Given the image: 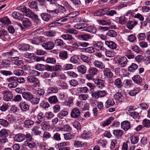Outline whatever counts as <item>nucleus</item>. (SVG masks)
Segmentation results:
<instances>
[{"mask_svg": "<svg viewBox=\"0 0 150 150\" xmlns=\"http://www.w3.org/2000/svg\"><path fill=\"white\" fill-rule=\"evenodd\" d=\"M26 139V140L24 141L23 145L24 146H27L29 148H32L35 146L36 144L35 142L32 141L33 139L32 136L29 133L25 134L24 140Z\"/></svg>", "mask_w": 150, "mask_h": 150, "instance_id": "obj_1", "label": "nucleus"}, {"mask_svg": "<svg viewBox=\"0 0 150 150\" xmlns=\"http://www.w3.org/2000/svg\"><path fill=\"white\" fill-rule=\"evenodd\" d=\"M7 81L9 83L8 86L9 88H15L17 85V78L15 76H11L7 79Z\"/></svg>", "mask_w": 150, "mask_h": 150, "instance_id": "obj_2", "label": "nucleus"}, {"mask_svg": "<svg viewBox=\"0 0 150 150\" xmlns=\"http://www.w3.org/2000/svg\"><path fill=\"white\" fill-rule=\"evenodd\" d=\"M117 62L121 67H125L128 60L126 57L125 56H119L117 57Z\"/></svg>", "mask_w": 150, "mask_h": 150, "instance_id": "obj_3", "label": "nucleus"}, {"mask_svg": "<svg viewBox=\"0 0 150 150\" xmlns=\"http://www.w3.org/2000/svg\"><path fill=\"white\" fill-rule=\"evenodd\" d=\"M2 93L4 95V99L5 101H10L13 98V94L12 93L9 91H3Z\"/></svg>", "mask_w": 150, "mask_h": 150, "instance_id": "obj_4", "label": "nucleus"}, {"mask_svg": "<svg viewBox=\"0 0 150 150\" xmlns=\"http://www.w3.org/2000/svg\"><path fill=\"white\" fill-rule=\"evenodd\" d=\"M103 43L101 42H96L93 44V47L97 50H102L105 51L106 50V49L103 47Z\"/></svg>", "mask_w": 150, "mask_h": 150, "instance_id": "obj_5", "label": "nucleus"}, {"mask_svg": "<svg viewBox=\"0 0 150 150\" xmlns=\"http://www.w3.org/2000/svg\"><path fill=\"white\" fill-rule=\"evenodd\" d=\"M25 134L21 133L16 134L14 137V140L17 142H22L24 141Z\"/></svg>", "mask_w": 150, "mask_h": 150, "instance_id": "obj_6", "label": "nucleus"}, {"mask_svg": "<svg viewBox=\"0 0 150 150\" xmlns=\"http://www.w3.org/2000/svg\"><path fill=\"white\" fill-rule=\"evenodd\" d=\"M54 46V43L51 41L43 43L42 45V47L46 50H50L52 49Z\"/></svg>", "mask_w": 150, "mask_h": 150, "instance_id": "obj_7", "label": "nucleus"}, {"mask_svg": "<svg viewBox=\"0 0 150 150\" xmlns=\"http://www.w3.org/2000/svg\"><path fill=\"white\" fill-rule=\"evenodd\" d=\"M80 114V112L79 110L77 108H74L72 110L70 115L71 117L76 118H78Z\"/></svg>", "mask_w": 150, "mask_h": 150, "instance_id": "obj_8", "label": "nucleus"}, {"mask_svg": "<svg viewBox=\"0 0 150 150\" xmlns=\"http://www.w3.org/2000/svg\"><path fill=\"white\" fill-rule=\"evenodd\" d=\"M23 24L24 27L21 25H20V27L22 30H23L24 29V28H27L28 27L30 26L31 25L30 21L28 18H25L23 19Z\"/></svg>", "mask_w": 150, "mask_h": 150, "instance_id": "obj_9", "label": "nucleus"}, {"mask_svg": "<svg viewBox=\"0 0 150 150\" xmlns=\"http://www.w3.org/2000/svg\"><path fill=\"white\" fill-rule=\"evenodd\" d=\"M92 133L91 130L87 131L84 130L81 135V137L83 139H87L91 137Z\"/></svg>", "mask_w": 150, "mask_h": 150, "instance_id": "obj_10", "label": "nucleus"}, {"mask_svg": "<svg viewBox=\"0 0 150 150\" xmlns=\"http://www.w3.org/2000/svg\"><path fill=\"white\" fill-rule=\"evenodd\" d=\"M23 97L26 100L30 101L32 98L33 95L30 92H24L22 93Z\"/></svg>", "mask_w": 150, "mask_h": 150, "instance_id": "obj_11", "label": "nucleus"}, {"mask_svg": "<svg viewBox=\"0 0 150 150\" xmlns=\"http://www.w3.org/2000/svg\"><path fill=\"white\" fill-rule=\"evenodd\" d=\"M103 73L104 76L108 79L111 78L113 76V74L110 69L108 68L104 69Z\"/></svg>", "mask_w": 150, "mask_h": 150, "instance_id": "obj_12", "label": "nucleus"}, {"mask_svg": "<svg viewBox=\"0 0 150 150\" xmlns=\"http://www.w3.org/2000/svg\"><path fill=\"white\" fill-rule=\"evenodd\" d=\"M5 54L6 55H11L13 60L15 59H16V60L19 59L18 57L16 56L18 54V52L13 49L10 52L6 53Z\"/></svg>", "mask_w": 150, "mask_h": 150, "instance_id": "obj_13", "label": "nucleus"}, {"mask_svg": "<svg viewBox=\"0 0 150 150\" xmlns=\"http://www.w3.org/2000/svg\"><path fill=\"white\" fill-rule=\"evenodd\" d=\"M45 118V114L43 112H39L37 116L38 120L36 121V123L38 124H40L44 120Z\"/></svg>", "mask_w": 150, "mask_h": 150, "instance_id": "obj_14", "label": "nucleus"}, {"mask_svg": "<svg viewBox=\"0 0 150 150\" xmlns=\"http://www.w3.org/2000/svg\"><path fill=\"white\" fill-rule=\"evenodd\" d=\"M121 127L125 131H126L130 128V124L128 120L124 121L121 122Z\"/></svg>", "mask_w": 150, "mask_h": 150, "instance_id": "obj_15", "label": "nucleus"}, {"mask_svg": "<svg viewBox=\"0 0 150 150\" xmlns=\"http://www.w3.org/2000/svg\"><path fill=\"white\" fill-rule=\"evenodd\" d=\"M93 65L96 68L103 69L105 68V65L103 63L98 60H95L93 62Z\"/></svg>", "mask_w": 150, "mask_h": 150, "instance_id": "obj_16", "label": "nucleus"}, {"mask_svg": "<svg viewBox=\"0 0 150 150\" xmlns=\"http://www.w3.org/2000/svg\"><path fill=\"white\" fill-rule=\"evenodd\" d=\"M42 98V96L40 98L38 96H37L36 97H33V96L32 98L30 101L33 105H37L39 103V102L40 100L41 101V100H43L41 99V98Z\"/></svg>", "mask_w": 150, "mask_h": 150, "instance_id": "obj_17", "label": "nucleus"}, {"mask_svg": "<svg viewBox=\"0 0 150 150\" xmlns=\"http://www.w3.org/2000/svg\"><path fill=\"white\" fill-rule=\"evenodd\" d=\"M110 10L109 8H105L103 9H100L95 14L96 16H101L105 14Z\"/></svg>", "mask_w": 150, "mask_h": 150, "instance_id": "obj_18", "label": "nucleus"}, {"mask_svg": "<svg viewBox=\"0 0 150 150\" xmlns=\"http://www.w3.org/2000/svg\"><path fill=\"white\" fill-rule=\"evenodd\" d=\"M10 132L8 130L3 129L0 131V137L1 138H6L8 136Z\"/></svg>", "mask_w": 150, "mask_h": 150, "instance_id": "obj_19", "label": "nucleus"}, {"mask_svg": "<svg viewBox=\"0 0 150 150\" xmlns=\"http://www.w3.org/2000/svg\"><path fill=\"white\" fill-rule=\"evenodd\" d=\"M94 83L96 85L100 88H102L105 86L104 81L102 80L97 79L94 81Z\"/></svg>", "mask_w": 150, "mask_h": 150, "instance_id": "obj_20", "label": "nucleus"}, {"mask_svg": "<svg viewBox=\"0 0 150 150\" xmlns=\"http://www.w3.org/2000/svg\"><path fill=\"white\" fill-rule=\"evenodd\" d=\"M12 16L16 19L21 21H22L23 18V15L16 11L12 13Z\"/></svg>", "mask_w": 150, "mask_h": 150, "instance_id": "obj_21", "label": "nucleus"}, {"mask_svg": "<svg viewBox=\"0 0 150 150\" xmlns=\"http://www.w3.org/2000/svg\"><path fill=\"white\" fill-rule=\"evenodd\" d=\"M78 38L80 40L84 41H87L91 39V35L89 34H84L78 35Z\"/></svg>", "mask_w": 150, "mask_h": 150, "instance_id": "obj_22", "label": "nucleus"}, {"mask_svg": "<svg viewBox=\"0 0 150 150\" xmlns=\"http://www.w3.org/2000/svg\"><path fill=\"white\" fill-rule=\"evenodd\" d=\"M87 144L86 142H83L79 141H75L74 143V146L76 147H83L87 146Z\"/></svg>", "mask_w": 150, "mask_h": 150, "instance_id": "obj_23", "label": "nucleus"}, {"mask_svg": "<svg viewBox=\"0 0 150 150\" xmlns=\"http://www.w3.org/2000/svg\"><path fill=\"white\" fill-rule=\"evenodd\" d=\"M137 24V22L135 21H129L127 23V28L131 30L134 27V26Z\"/></svg>", "mask_w": 150, "mask_h": 150, "instance_id": "obj_24", "label": "nucleus"}, {"mask_svg": "<svg viewBox=\"0 0 150 150\" xmlns=\"http://www.w3.org/2000/svg\"><path fill=\"white\" fill-rule=\"evenodd\" d=\"M59 56L61 59L65 60L67 59L68 57V55L67 52L65 50L59 52Z\"/></svg>", "mask_w": 150, "mask_h": 150, "instance_id": "obj_25", "label": "nucleus"}, {"mask_svg": "<svg viewBox=\"0 0 150 150\" xmlns=\"http://www.w3.org/2000/svg\"><path fill=\"white\" fill-rule=\"evenodd\" d=\"M19 105L21 109L23 111H26L29 109V106L25 102H21L20 103Z\"/></svg>", "mask_w": 150, "mask_h": 150, "instance_id": "obj_26", "label": "nucleus"}, {"mask_svg": "<svg viewBox=\"0 0 150 150\" xmlns=\"http://www.w3.org/2000/svg\"><path fill=\"white\" fill-rule=\"evenodd\" d=\"M105 44L112 49H115L117 47V45L113 41H105Z\"/></svg>", "mask_w": 150, "mask_h": 150, "instance_id": "obj_27", "label": "nucleus"}, {"mask_svg": "<svg viewBox=\"0 0 150 150\" xmlns=\"http://www.w3.org/2000/svg\"><path fill=\"white\" fill-rule=\"evenodd\" d=\"M132 80L136 83L139 84L142 81V80L141 77L139 75H136L132 78Z\"/></svg>", "mask_w": 150, "mask_h": 150, "instance_id": "obj_28", "label": "nucleus"}, {"mask_svg": "<svg viewBox=\"0 0 150 150\" xmlns=\"http://www.w3.org/2000/svg\"><path fill=\"white\" fill-rule=\"evenodd\" d=\"M123 133L124 132L122 130L115 129L113 130V134L118 138L121 137L123 134Z\"/></svg>", "mask_w": 150, "mask_h": 150, "instance_id": "obj_29", "label": "nucleus"}, {"mask_svg": "<svg viewBox=\"0 0 150 150\" xmlns=\"http://www.w3.org/2000/svg\"><path fill=\"white\" fill-rule=\"evenodd\" d=\"M114 117H110L107 119L105 121L103 122L102 124V125L105 127L110 124L112 121L114 120Z\"/></svg>", "mask_w": 150, "mask_h": 150, "instance_id": "obj_30", "label": "nucleus"}, {"mask_svg": "<svg viewBox=\"0 0 150 150\" xmlns=\"http://www.w3.org/2000/svg\"><path fill=\"white\" fill-rule=\"evenodd\" d=\"M129 139L131 141L132 144H137L139 140V136L136 135H133L129 137Z\"/></svg>", "mask_w": 150, "mask_h": 150, "instance_id": "obj_31", "label": "nucleus"}, {"mask_svg": "<svg viewBox=\"0 0 150 150\" xmlns=\"http://www.w3.org/2000/svg\"><path fill=\"white\" fill-rule=\"evenodd\" d=\"M41 16L42 19L44 21H47L51 19V16L46 13H42L41 14Z\"/></svg>", "mask_w": 150, "mask_h": 150, "instance_id": "obj_32", "label": "nucleus"}, {"mask_svg": "<svg viewBox=\"0 0 150 150\" xmlns=\"http://www.w3.org/2000/svg\"><path fill=\"white\" fill-rule=\"evenodd\" d=\"M140 91V89L139 88H135L130 91L129 94L131 96H134L137 94Z\"/></svg>", "mask_w": 150, "mask_h": 150, "instance_id": "obj_33", "label": "nucleus"}, {"mask_svg": "<svg viewBox=\"0 0 150 150\" xmlns=\"http://www.w3.org/2000/svg\"><path fill=\"white\" fill-rule=\"evenodd\" d=\"M77 69L79 72L82 74H85L86 72V67L83 65L78 66Z\"/></svg>", "mask_w": 150, "mask_h": 150, "instance_id": "obj_34", "label": "nucleus"}, {"mask_svg": "<svg viewBox=\"0 0 150 150\" xmlns=\"http://www.w3.org/2000/svg\"><path fill=\"white\" fill-rule=\"evenodd\" d=\"M115 104L114 101L112 99H108L105 103V107L106 108H109L113 106Z\"/></svg>", "mask_w": 150, "mask_h": 150, "instance_id": "obj_35", "label": "nucleus"}, {"mask_svg": "<svg viewBox=\"0 0 150 150\" xmlns=\"http://www.w3.org/2000/svg\"><path fill=\"white\" fill-rule=\"evenodd\" d=\"M138 66L137 64L134 63H132L128 67V70L131 72H134L137 69Z\"/></svg>", "mask_w": 150, "mask_h": 150, "instance_id": "obj_36", "label": "nucleus"}, {"mask_svg": "<svg viewBox=\"0 0 150 150\" xmlns=\"http://www.w3.org/2000/svg\"><path fill=\"white\" fill-rule=\"evenodd\" d=\"M114 84L118 88H121L123 86L121 79L119 78H117L115 80Z\"/></svg>", "mask_w": 150, "mask_h": 150, "instance_id": "obj_37", "label": "nucleus"}, {"mask_svg": "<svg viewBox=\"0 0 150 150\" xmlns=\"http://www.w3.org/2000/svg\"><path fill=\"white\" fill-rule=\"evenodd\" d=\"M48 101L50 103L55 104L58 101V100L56 96H53L49 98Z\"/></svg>", "mask_w": 150, "mask_h": 150, "instance_id": "obj_38", "label": "nucleus"}, {"mask_svg": "<svg viewBox=\"0 0 150 150\" xmlns=\"http://www.w3.org/2000/svg\"><path fill=\"white\" fill-rule=\"evenodd\" d=\"M39 127L37 126H35L32 128V132L34 135H37L40 134L41 132L39 130Z\"/></svg>", "mask_w": 150, "mask_h": 150, "instance_id": "obj_39", "label": "nucleus"}, {"mask_svg": "<svg viewBox=\"0 0 150 150\" xmlns=\"http://www.w3.org/2000/svg\"><path fill=\"white\" fill-rule=\"evenodd\" d=\"M114 98L115 99L121 100L123 99L124 97L122 93L117 92L114 95Z\"/></svg>", "mask_w": 150, "mask_h": 150, "instance_id": "obj_40", "label": "nucleus"}, {"mask_svg": "<svg viewBox=\"0 0 150 150\" xmlns=\"http://www.w3.org/2000/svg\"><path fill=\"white\" fill-rule=\"evenodd\" d=\"M37 93L38 95V97L40 98L41 96L42 97V98H41V99L42 100L45 99V98L44 96L45 93V91L44 89L41 88L38 89L37 91Z\"/></svg>", "mask_w": 150, "mask_h": 150, "instance_id": "obj_41", "label": "nucleus"}, {"mask_svg": "<svg viewBox=\"0 0 150 150\" xmlns=\"http://www.w3.org/2000/svg\"><path fill=\"white\" fill-rule=\"evenodd\" d=\"M98 72V70L95 67H91L88 70L89 73H90L91 74L94 76L96 75L97 74Z\"/></svg>", "mask_w": 150, "mask_h": 150, "instance_id": "obj_42", "label": "nucleus"}, {"mask_svg": "<svg viewBox=\"0 0 150 150\" xmlns=\"http://www.w3.org/2000/svg\"><path fill=\"white\" fill-rule=\"evenodd\" d=\"M35 69L39 71H43L46 70V66L41 64H37L35 66Z\"/></svg>", "mask_w": 150, "mask_h": 150, "instance_id": "obj_43", "label": "nucleus"}, {"mask_svg": "<svg viewBox=\"0 0 150 150\" xmlns=\"http://www.w3.org/2000/svg\"><path fill=\"white\" fill-rule=\"evenodd\" d=\"M34 121L30 119L25 120L24 122V125L29 128L31 127L34 124Z\"/></svg>", "mask_w": 150, "mask_h": 150, "instance_id": "obj_44", "label": "nucleus"}, {"mask_svg": "<svg viewBox=\"0 0 150 150\" xmlns=\"http://www.w3.org/2000/svg\"><path fill=\"white\" fill-rule=\"evenodd\" d=\"M56 34V33L55 32L52 30L45 31L44 33V35L47 37H54L55 35Z\"/></svg>", "mask_w": 150, "mask_h": 150, "instance_id": "obj_45", "label": "nucleus"}, {"mask_svg": "<svg viewBox=\"0 0 150 150\" xmlns=\"http://www.w3.org/2000/svg\"><path fill=\"white\" fill-rule=\"evenodd\" d=\"M106 35L111 37H115L117 36V33L113 30H110L108 31Z\"/></svg>", "mask_w": 150, "mask_h": 150, "instance_id": "obj_46", "label": "nucleus"}, {"mask_svg": "<svg viewBox=\"0 0 150 150\" xmlns=\"http://www.w3.org/2000/svg\"><path fill=\"white\" fill-rule=\"evenodd\" d=\"M85 30L92 34L95 33L96 31V28L92 26L88 27Z\"/></svg>", "mask_w": 150, "mask_h": 150, "instance_id": "obj_47", "label": "nucleus"}, {"mask_svg": "<svg viewBox=\"0 0 150 150\" xmlns=\"http://www.w3.org/2000/svg\"><path fill=\"white\" fill-rule=\"evenodd\" d=\"M38 79L36 77L32 76H29L27 78L28 81L31 83H33L34 82H36Z\"/></svg>", "mask_w": 150, "mask_h": 150, "instance_id": "obj_48", "label": "nucleus"}, {"mask_svg": "<svg viewBox=\"0 0 150 150\" xmlns=\"http://www.w3.org/2000/svg\"><path fill=\"white\" fill-rule=\"evenodd\" d=\"M79 59V56L75 55L71 57L70 61L72 63L76 64L78 62V60Z\"/></svg>", "mask_w": 150, "mask_h": 150, "instance_id": "obj_49", "label": "nucleus"}, {"mask_svg": "<svg viewBox=\"0 0 150 150\" xmlns=\"http://www.w3.org/2000/svg\"><path fill=\"white\" fill-rule=\"evenodd\" d=\"M54 116V114L51 112H46L45 113V118L48 120L51 119Z\"/></svg>", "mask_w": 150, "mask_h": 150, "instance_id": "obj_50", "label": "nucleus"}, {"mask_svg": "<svg viewBox=\"0 0 150 150\" xmlns=\"http://www.w3.org/2000/svg\"><path fill=\"white\" fill-rule=\"evenodd\" d=\"M7 119L11 123H13L16 121V117L13 115H8L7 117Z\"/></svg>", "mask_w": 150, "mask_h": 150, "instance_id": "obj_51", "label": "nucleus"}, {"mask_svg": "<svg viewBox=\"0 0 150 150\" xmlns=\"http://www.w3.org/2000/svg\"><path fill=\"white\" fill-rule=\"evenodd\" d=\"M80 58L83 61L87 64H88L90 61L89 57L84 55H81Z\"/></svg>", "mask_w": 150, "mask_h": 150, "instance_id": "obj_52", "label": "nucleus"}, {"mask_svg": "<svg viewBox=\"0 0 150 150\" xmlns=\"http://www.w3.org/2000/svg\"><path fill=\"white\" fill-rule=\"evenodd\" d=\"M142 124L144 127L149 128L150 127V121L147 119H145L143 120Z\"/></svg>", "mask_w": 150, "mask_h": 150, "instance_id": "obj_53", "label": "nucleus"}, {"mask_svg": "<svg viewBox=\"0 0 150 150\" xmlns=\"http://www.w3.org/2000/svg\"><path fill=\"white\" fill-rule=\"evenodd\" d=\"M68 112L66 111H62L58 114V117L60 119H62L63 117H64L67 115Z\"/></svg>", "mask_w": 150, "mask_h": 150, "instance_id": "obj_54", "label": "nucleus"}, {"mask_svg": "<svg viewBox=\"0 0 150 150\" xmlns=\"http://www.w3.org/2000/svg\"><path fill=\"white\" fill-rule=\"evenodd\" d=\"M51 137L50 134L47 131L45 132L43 136V139L44 140L46 141L47 139H49Z\"/></svg>", "mask_w": 150, "mask_h": 150, "instance_id": "obj_55", "label": "nucleus"}, {"mask_svg": "<svg viewBox=\"0 0 150 150\" xmlns=\"http://www.w3.org/2000/svg\"><path fill=\"white\" fill-rule=\"evenodd\" d=\"M61 37L64 40H71L73 39L72 35L69 34H63L62 35Z\"/></svg>", "mask_w": 150, "mask_h": 150, "instance_id": "obj_56", "label": "nucleus"}, {"mask_svg": "<svg viewBox=\"0 0 150 150\" xmlns=\"http://www.w3.org/2000/svg\"><path fill=\"white\" fill-rule=\"evenodd\" d=\"M99 23L102 25H110L111 23L109 19L100 20L99 21Z\"/></svg>", "mask_w": 150, "mask_h": 150, "instance_id": "obj_57", "label": "nucleus"}, {"mask_svg": "<svg viewBox=\"0 0 150 150\" xmlns=\"http://www.w3.org/2000/svg\"><path fill=\"white\" fill-rule=\"evenodd\" d=\"M129 115L134 119L139 118V116L138 112L133 111L132 112H130V113H128Z\"/></svg>", "mask_w": 150, "mask_h": 150, "instance_id": "obj_58", "label": "nucleus"}, {"mask_svg": "<svg viewBox=\"0 0 150 150\" xmlns=\"http://www.w3.org/2000/svg\"><path fill=\"white\" fill-rule=\"evenodd\" d=\"M24 56L26 58L32 59H34V55L33 53H29L28 52H25L24 54Z\"/></svg>", "mask_w": 150, "mask_h": 150, "instance_id": "obj_59", "label": "nucleus"}, {"mask_svg": "<svg viewBox=\"0 0 150 150\" xmlns=\"http://www.w3.org/2000/svg\"><path fill=\"white\" fill-rule=\"evenodd\" d=\"M14 74L17 76L22 75L24 73V71L21 69H17L13 71Z\"/></svg>", "mask_w": 150, "mask_h": 150, "instance_id": "obj_60", "label": "nucleus"}, {"mask_svg": "<svg viewBox=\"0 0 150 150\" xmlns=\"http://www.w3.org/2000/svg\"><path fill=\"white\" fill-rule=\"evenodd\" d=\"M43 100H41L40 104V105L41 107L43 108H47L49 107V104L47 102H44Z\"/></svg>", "mask_w": 150, "mask_h": 150, "instance_id": "obj_61", "label": "nucleus"}, {"mask_svg": "<svg viewBox=\"0 0 150 150\" xmlns=\"http://www.w3.org/2000/svg\"><path fill=\"white\" fill-rule=\"evenodd\" d=\"M78 91L82 93H86L88 91V89L87 87H79L77 88Z\"/></svg>", "mask_w": 150, "mask_h": 150, "instance_id": "obj_62", "label": "nucleus"}, {"mask_svg": "<svg viewBox=\"0 0 150 150\" xmlns=\"http://www.w3.org/2000/svg\"><path fill=\"white\" fill-rule=\"evenodd\" d=\"M137 37L139 40H143L146 38V34L144 33H140L137 35Z\"/></svg>", "mask_w": 150, "mask_h": 150, "instance_id": "obj_63", "label": "nucleus"}, {"mask_svg": "<svg viewBox=\"0 0 150 150\" xmlns=\"http://www.w3.org/2000/svg\"><path fill=\"white\" fill-rule=\"evenodd\" d=\"M127 39L130 42H132L136 40V38L134 35L131 34L127 36Z\"/></svg>", "mask_w": 150, "mask_h": 150, "instance_id": "obj_64", "label": "nucleus"}]
</instances>
